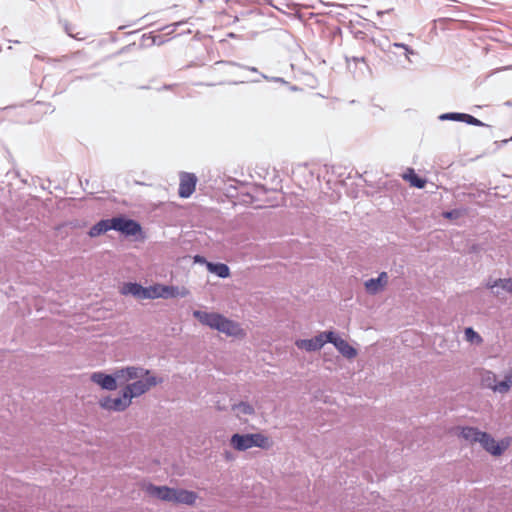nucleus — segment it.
Here are the masks:
<instances>
[{
	"label": "nucleus",
	"mask_w": 512,
	"mask_h": 512,
	"mask_svg": "<svg viewBox=\"0 0 512 512\" xmlns=\"http://www.w3.org/2000/svg\"><path fill=\"white\" fill-rule=\"evenodd\" d=\"M160 383H162V379L156 377L154 374L146 376L143 379L125 385L121 396L116 398L109 396L102 398L99 401V405L105 410L122 412L131 405L133 398L142 396Z\"/></svg>",
	"instance_id": "1"
},
{
	"label": "nucleus",
	"mask_w": 512,
	"mask_h": 512,
	"mask_svg": "<svg viewBox=\"0 0 512 512\" xmlns=\"http://www.w3.org/2000/svg\"><path fill=\"white\" fill-rule=\"evenodd\" d=\"M153 375V373L141 366H126L117 368L113 374L108 375L103 372H94L90 379L93 383L99 385L101 388L109 391L116 390L118 385H127L131 382L143 379L146 376Z\"/></svg>",
	"instance_id": "2"
},
{
	"label": "nucleus",
	"mask_w": 512,
	"mask_h": 512,
	"mask_svg": "<svg viewBox=\"0 0 512 512\" xmlns=\"http://www.w3.org/2000/svg\"><path fill=\"white\" fill-rule=\"evenodd\" d=\"M230 445L237 451H246L252 447L270 449L272 441L262 433L239 434L236 433L230 438Z\"/></svg>",
	"instance_id": "3"
},
{
	"label": "nucleus",
	"mask_w": 512,
	"mask_h": 512,
	"mask_svg": "<svg viewBox=\"0 0 512 512\" xmlns=\"http://www.w3.org/2000/svg\"><path fill=\"white\" fill-rule=\"evenodd\" d=\"M190 295V291L188 288L182 286H168V285H162V284H156L153 286H150V292H149V299H156V298H185Z\"/></svg>",
	"instance_id": "4"
},
{
	"label": "nucleus",
	"mask_w": 512,
	"mask_h": 512,
	"mask_svg": "<svg viewBox=\"0 0 512 512\" xmlns=\"http://www.w3.org/2000/svg\"><path fill=\"white\" fill-rule=\"evenodd\" d=\"M214 330L231 337H243L245 334L239 323L226 318L222 314L219 315Z\"/></svg>",
	"instance_id": "5"
},
{
	"label": "nucleus",
	"mask_w": 512,
	"mask_h": 512,
	"mask_svg": "<svg viewBox=\"0 0 512 512\" xmlns=\"http://www.w3.org/2000/svg\"><path fill=\"white\" fill-rule=\"evenodd\" d=\"M326 343H329L328 331L321 332L311 339H298L295 341V345L299 349L307 352L319 351Z\"/></svg>",
	"instance_id": "6"
},
{
	"label": "nucleus",
	"mask_w": 512,
	"mask_h": 512,
	"mask_svg": "<svg viewBox=\"0 0 512 512\" xmlns=\"http://www.w3.org/2000/svg\"><path fill=\"white\" fill-rule=\"evenodd\" d=\"M328 342L333 344L338 352L347 359H353L358 354L354 347L333 331H328Z\"/></svg>",
	"instance_id": "7"
},
{
	"label": "nucleus",
	"mask_w": 512,
	"mask_h": 512,
	"mask_svg": "<svg viewBox=\"0 0 512 512\" xmlns=\"http://www.w3.org/2000/svg\"><path fill=\"white\" fill-rule=\"evenodd\" d=\"M112 229L120 231L127 236H134L141 231V226L134 220L124 217H114L112 218Z\"/></svg>",
	"instance_id": "8"
},
{
	"label": "nucleus",
	"mask_w": 512,
	"mask_h": 512,
	"mask_svg": "<svg viewBox=\"0 0 512 512\" xmlns=\"http://www.w3.org/2000/svg\"><path fill=\"white\" fill-rule=\"evenodd\" d=\"M197 178L192 173L183 172L180 174L178 194L181 198L190 197L195 191Z\"/></svg>",
	"instance_id": "9"
},
{
	"label": "nucleus",
	"mask_w": 512,
	"mask_h": 512,
	"mask_svg": "<svg viewBox=\"0 0 512 512\" xmlns=\"http://www.w3.org/2000/svg\"><path fill=\"white\" fill-rule=\"evenodd\" d=\"M145 492L154 498H157L162 501L172 502L173 489L168 486H156L154 484H147L144 487Z\"/></svg>",
	"instance_id": "10"
},
{
	"label": "nucleus",
	"mask_w": 512,
	"mask_h": 512,
	"mask_svg": "<svg viewBox=\"0 0 512 512\" xmlns=\"http://www.w3.org/2000/svg\"><path fill=\"white\" fill-rule=\"evenodd\" d=\"M120 292L123 295H132L137 299H149L150 287H143L138 283H126Z\"/></svg>",
	"instance_id": "11"
},
{
	"label": "nucleus",
	"mask_w": 512,
	"mask_h": 512,
	"mask_svg": "<svg viewBox=\"0 0 512 512\" xmlns=\"http://www.w3.org/2000/svg\"><path fill=\"white\" fill-rule=\"evenodd\" d=\"M198 498V495L185 489H173L172 502L176 504L193 505Z\"/></svg>",
	"instance_id": "12"
},
{
	"label": "nucleus",
	"mask_w": 512,
	"mask_h": 512,
	"mask_svg": "<svg viewBox=\"0 0 512 512\" xmlns=\"http://www.w3.org/2000/svg\"><path fill=\"white\" fill-rule=\"evenodd\" d=\"M479 443L489 453L494 456H499L503 453L505 447H501L495 439L486 432L481 435Z\"/></svg>",
	"instance_id": "13"
},
{
	"label": "nucleus",
	"mask_w": 512,
	"mask_h": 512,
	"mask_svg": "<svg viewBox=\"0 0 512 512\" xmlns=\"http://www.w3.org/2000/svg\"><path fill=\"white\" fill-rule=\"evenodd\" d=\"M217 312H207L202 310H194L193 316L204 326L214 329L219 318Z\"/></svg>",
	"instance_id": "14"
},
{
	"label": "nucleus",
	"mask_w": 512,
	"mask_h": 512,
	"mask_svg": "<svg viewBox=\"0 0 512 512\" xmlns=\"http://www.w3.org/2000/svg\"><path fill=\"white\" fill-rule=\"evenodd\" d=\"M480 376V385L485 389H490L494 393H498L496 387H498L499 381L497 380V375L490 370H481L479 373Z\"/></svg>",
	"instance_id": "15"
},
{
	"label": "nucleus",
	"mask_w": 512,
	"mask_h": 512,
	"mask_svg": "<svg viewBox=\"0 0 512 512\" xmlns=\"http://www.w3.org/2000/svg\"><path fill=\"white\" fill-rule=\"evenodd\" d=\"M486 287L488 289H491L493 294L496 296L500 295L499 288L502 290L511 293V278H504V279H496L491 280L489 279L486 283Z\"/></svg>",
	"instance_id": "16"
},
{
	"label": "nucleus",
	"mask_w": 512,
	"mask_h": 512,
	"mask_svg": "<svg viewBox=\"0 0 512 512\" xmlns=\"http://www.w3.org/2000/svg\"><path fill=\"white\" fill-rule=\"evenodd\" d=\"M232 411L235 416L239 419H243L244 416H251L255 414V408L248 402L241 401L232 405Z\"/></svg>",
	"instance_id": "17"
},
{
	"label": "nucleus",
	"mask_w": 512,
	"mask_h": 512,
	"mask_svg": "<svg viewBox=\"0 0 512 512\" xmlns=\"http://www.w3.org/2000/svg\"><path fill=\"white\" fill-rule=\"evenodd\" d=\"M111 229L112 219L101 220L90 228L88 235L90 237H97Z\"/></svg>",
	"instance_id": "18"
},
{
	"label": "nucleus",
	"mask_w": 512,
	"mask_h": 512,
	"mask_svg": "<svg viewBox=\"0 0 512 512\" xmlns=\"http://www.w3.org/2000/svg\"><path fill=\"white\" fill-rule=\"evenodd\" d=\"M207 269L209 272L216 274L220 278H227L230 275L229 267L224 263H207Z\"/></svg>",
	"instance_id": "19"
},
{
	"label": "nucleus",
	"mask_w": 512,
	"mask_h": 512,
	"mask_svg": "<svg viewBox=\"0 0 512 512\" xmlns=\"http://www.w3.org/2000/svg\"><path fill=\"white\" fill-rule=\"evenodd\" d=\"M512 388V366L506 371L503 380L499 381L498 387H496V390H498L499 394H507L510 392Z\"/></svg>",
	"instance_id": "20"
},
{
	"label": "nucleus",
	"mask_w": 512,
	"mask_h": 512,
	"mask_svg": "<svg viewBox=\"0 0 512 512\" xmlns=\"http://www.w3.org/2000/svg\"><path fill=\"white\" fill-rule=\"evenodd\" d=\"M482 434V431L474 427H464L461 430V436L470 443H479Z\"/></svg>",
	"instance_id": "21"
},
{
	"label": "nucleus",
	"mask_w": 512,
	"mask_h": 512,
	"mask_svg": "<svg viewBox=\"0 0 512 512\" xmlns=\"http://www.w3.org/2000/svg\"><path fill=\"white\" fill-rule=\"evenodd\" d=\"M403 178L409 181L410 185L416 188H424L426 185V180L418 177L413 169H408L407 172L403 175Z\"/></svg>",
	"instance_id": "22"
},
{
	"label": "nucleus",
	"mask_w": 512,
	"mask_h": 512,
	"mask_svg": "<svg viewBox=\"0 0 512 512\" xmlns=\"http://www.w3.org/2000/svg\"><path fill=\"white\" fill-rule=\"evenodd\" d=\"M364 287L367 293L371 295H376L384 289L381 283L377 281V278H371L365 281Z\"/></svg>",
	"instance_id": "23"
},
{
	"label": "nucleus",
	"mask_w": 512,
	"mask_h": 512,
	"mask_svg": "<svg viewBox=\"0 0 512 512\" xmlns=\"http://www.w3.org/2000/svg\"><path fill=\"white\" fill-rule=\"evenodd\" d=\"M465 340L471 344L481 345L483 342L482 337L472 327L464 330Z\"/></svg>",
	"instance_id": "24"
},
{
	"label": "nucleus",
	"mask_w": 512,
	"mask_h": 512,
	"mask_svg": "<svg viewBox=\"0 0 512 512\" xmlns=\"http://www.w3.org/2000/svg\"><path fill=\"white\" fill-rule=\"evenodd\" d=\"M462 122H465L467 124L474 125V126H485V124L483 122H481L480 120H478L477 118L473 117L472 115L465 114V113L462 114Z\"/></svg>",
	"instance_id": "25"
},
{
	"label": "nucleus",
	"mask_w": 512,
	"mask_h": 512,
	"mask_svg": "<svg viewBox=\"0 0 512 512\" xmlns=\"http://www.w3.org/2000/svg\"><path fill=\"white\" fill-rule=\"evenodd\" d=\"M463 113H445L439 116L440 120L462 121Z\"/></svg>",
	"instance_id": "26"
},
{
	"label": "nucleus",
	"mask_w": 512,
	"mask_h": 512,
	"mask_svg": "<svg viewBox=\"0 0 512 512\" xmlns=\"http://www.w3.org/2000/svg\"><path fill=\"white\" fill-rule=\"evenodd\" d=\"M377 281L385 288L388 284V274L386 272H381L377 277Z\"/></svg>",
	"instance_id": "27"
},
{
	"label": "nucleus",
	"mask_w": 512,
	"mask_h": 512,
	"mask_svg": "<svg viewBox=\"0 0 512 512\" xmlns=\"http://www.w3.org/2000/svg\"><path fill=\"white\" fill-rule=\"evenodd\" d=\"M443 216L448 219H454L458 216V211L453 210V211L444 212Z\"/></svg>",
	"instance_id": "28"
},
{
	"label": "nucleus",
	"mask_w": 512,
	"mask_h": 512,
	"mask_svg": "<svg viewBox=\"0 0 512 512\" xmlns=\"http://www.w3.org/2000/svg\"><path fill=\"white\" fill-rule=\"evenodd\" d=\"M64 29H65L66 33H67L70 37H73V38H77V39H79V38L77 37V35L73 34V29H72L71 25H69V24H67V23H66V24L64 25Z\"/></svg>",
	"instance_id": "29"
},
{
	"label": "nucleus",
	"mask_w": 512,
	"mask_h": 512,
	"mask_svg": "<svg viewBox=\"0 0 512 512\" xmlns=\"http://www.w3.org/2000/svg\"><path fill=\"white\" fill-rule=\"evenodd\" d=\"M393 46L397 47V48H403L404 49V48H406L407 45L403 44V43H394Z\"/></svg>",
	"instance_id": "30"
},
{
	"label": "nucleus",
	"mask_w": 512,
	"mask_h": 512,
	"mask_svg": "<svg viewBox=\"0 0 512 512\" xmlns=\"http://www.w3.org/2000/svg\"><path fill=\"white\" fill-rule=\"evenodd\" d=\"M404 50L406 51L407 57H408V54H414V51L412 49H410L409 46H406V48H404Z\"/></svg>",
	"instance_id": "31"
},
{
	"label": "nucleus",
	"mask_w": 512,
	"mask_h": 512,
	"mask_svg": "<svg viewBox=\"0 0 512 512\" xmlns=\"http://www.w3.org/2000/svg\"><path fill=\"white\" fill-rule=\"evenodd\" d=\"M352 60H353L354 62H359V61L364 62V61H365V58H364V57H360V58H359V57H353V58H352Z\"/></svg>",
	"instance_id": "32"
},
{
	"label": "nucleus",
	"mask_w": 512,
	"mask_h": 512,
	"mask_svg": "<svg viewBox=\"0 0 512 512\" xmlns=\"http://www.w3.org/2000/svg\"><path fill=\"white\" fill-rule=\"evenodd\" d=\"M247 69H249L250 71H253V72L257 71V69L255 67H248Z\"/></svg>",
	"instance_id": "33"
},
{
	"label": "nucleus",
	"mask_w": 512,
	"mask_h": 512,
	"mask_svg": "<svg viewBox=\"0 0 512 512\" xmlns=\"http://www.w3.org/2000/svg\"><path fill=\"white\" fill-rule=\"evenodd\" d=\"M511 293H512V278H511Z\"/></svg>",
	"instance_id": "34"
}]
</instances>
